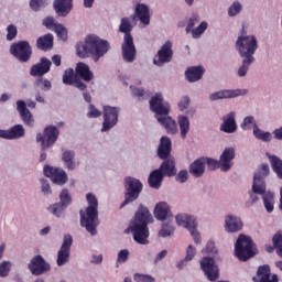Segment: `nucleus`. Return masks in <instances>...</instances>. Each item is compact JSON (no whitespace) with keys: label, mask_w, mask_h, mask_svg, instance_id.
I'll use <instances>...</instances> for the list:
<instances>
[{"label":"nucleus","mask_w":282,"mask_h":282,"mask_svg":"<svg viewBox=\"0 0 282 282\" xmlns=\"http://www.w3.org/2000/svg\"><path fill=\"white\" fill-rule=\"evenodd\" d=\"M111 50V45L107 40H102L96 34L87 35L84 41L76 44V54L79 58H91L94 63H98Z\"/></svg>","instance_id":"obj_1"},{"label":"nucleus","mask_w":282,"mask_h":282,"mask_svg":"<svg viewBox=\"0 0 282 282\" xmlns=\"http://www.w3.org/2000/svg\"><path fill=\"white\" fill-rule=\"evenodd\" d=\"M149 224H153V216L149 212V208L140 206L126 232H131L134 241L140 243V246H148L150 235Z\"/></svg>","instance_id":"obj_2"},{"label":"nucleus","mask_w":282,"mask_h":282,"mask_svg":"<svg viewBox=\"0 0 282 282\" xmlns=\"http://www.w3.org/2000/svg\"><path fill=\"white\" fill-rule=\"evenodd\" d=\"M88 207L79 212L80 215V226L91 235L96 237L98 235V198L93 193L86 195Z\"/></svg>","instance_id":"obj_3"},{"label":"nucleus","mask_w":282,"mask_h":282,"mask_svg":"<svg viewBox=\"0 0 282 282\" xmlns=\"http://www.w3.org/2000/svg\"><path fill=\"white\" fill-rule=\"evenodd\" d=\"M172 142L169 137H162L158 148V156L165 160L158 169L164 177H173L175 175V159L171 155Z\"/></svg>","instance_id":"obj_4"},{"label":"nucleus","mask_w":282,"mask_h":282,"mask_svg":"<svg viewBox=\"0 0 282 282\" xmlns=\"http://www.w3.org/2000/svg\"><path fill=\"white\" fill-rule=\"evenodd\" d=\"M235 47L240 58L254 61V54L259 50V41L254 35H240L236 40Z\"/></svg>","instance_id":"obj_5"},{"label":"nucleus","mask_w":282,"mask_h":282,"mask_svg":"<svg viewBox=\"0 0 282 282\" xmlns=\"http://www.w3.org/2000/svg\"><path fill=\"white\" fill-rule=\"evenodd\" d=\"M257 254V247L252 242V238L240 235L235 243V256L239 261H248Z\"/></svg>","instance_id":"obj_6"},{"label":"nucleus","mask_w":282,"mask_h":282,"mask_svg":"<svg viewBox=\"0 0 282 282\" xmlns=\"http://www.w3.org/2000/svg\"><path fill=\"white\" fill-rule=\"evenodd\" d=\"M124 200L121 203L120 208L126 207L127 204H132V202H135V199L140 197V193H142L144 185H142L141 180L133 176H127L124 178Z\"/></svg>","instance_id":"obj_7"},{"label":"nucleus","mask_w":282,"mask_h":282,"mask_svg":"<svg viewBox=\"0 0 282 282\" xmlns=\"http://www.w3.org/2000/svg\"><path fill=\"white\" fill-rule=\"evenodd\" d=\"M61 131L55 126H48L44 129V133L36 134V142L41 143V150L47 151V149L54 147L56 144V140H58V135Z\"/></svg>","instance_id":"obj_8"},{"label":"nucleus","mask_w":282,"mask_h":282,"mask_svg":"<svg viewBox=\"0 0 282 282\" xmlns=\"http://www.w3.org/2000/svg\"><path fill=\"white\" fill-rule=\"evenodd\" d=\"M74 243V238L72 235L67 234L63 238V242L57 250L56 254V265L57 268H63L69 263L72 257V246Z\"/></svg>","instance_id":"obj_9"},{"label":"nucleus","mask_w":282,"mask_h":282,"mask_svg":"<svg viewBox=\"0 0 282 282\" xmlns=\"http://www.w3.org/2000/svg\"><path fill=\"white\" fill-rule=\"evenodd\" d=\"M10 54L20 63H28L32 58V46L28 41H19L10 45Z\"/></svg>","instance_id":"obj_10"},{"label":"nucleus","mask_w":282,"mask_h":282,"mask_svg":"<svg viewBox=\"0 0 282 282\" xmlns=\"http://www.w3.org/2000/svg\"><path fill=\"white\" fill-rule=\"evenodd\" d=\"M150 109L158 116H169L171 113V105L169 101L164 100V95L162 93L154 94L150 99Z\"/></svg>","instance_id":"obj_11"},{"label":"nucleus","mask_w":282,"mask_h":282,"mask_svg":"<svg viewBox=\"0 0 282 282\" xmlns=\"http://www.w3.org/2000/svg\"><path fill=\"white\" fill-rule=\"evenodd\" d=\"M118 118H120V107L104 106L101 132L106 133L107 131H111V129L118 124Z\"/></svg>","instance_id":"obj_12"},{"label":"nucleus","mask_w":282,"mask_h":282,"mask_svg":"<svg viewBox=\"0 0 282 282\" xmlns=\"http://www.w3.org/2000/svg\"><path fill=\"white\" fill-rule=\"evenodd\" d=\"M241 96H248V89L236 88V89H220L209 94V102H217V100H230L232 98H239Z\"/></svg>","instance_id":"obj_13"},{"label":"nucleus","mask_w":282,"mask_h":282,"mask_svg":"<svg viewBox=\"0 0 282 282\" xmlns=\"http://www.w3.org/2000/svg\"><path fill=\"white\" fill-rule=\"evenodd\" d=\"M94 1L84 0V8H94ZM53 6L59 17H67L74 8V0H54Z\"/></svg>","instance_id":"obj_14"},{"label":"nucleus","mask_w":282,"mask_h":282,"mask_svg":"<svg viewBox=\"0 0 282 282\" xmlns=\"http://www.w3.org/2000/svg\"><path fill=\"white\" fill-rule=\"evenodd\" d=\"M44 175L45 177H48L53 182V184H56L57 186H64V184H67V172H65L61 167L45 165Z\"/></svg>","instance_id":"obj_15"},{"label":"nucleus","mask_w":282,"mask_h":282,"mask_svg":"<svg viewBox=\"0 0 282 282\" xmlns=\"http://www.w3.org/2000/svg\"><path fill=\"white\" fill-rule=\"evenodd\" d=\"M28 268L34 276H41V274H45V272H50V270H52V265L45 261L43 256L33 257L29 262Z\"/></svg>","instance_id":"obj_16"},{"label":"nucleus","mask_w":282,"mask_h":282,"mask_svg":"<svg viewBox=\"0 0 282 282\" xmlns=\"http://www.w3.org/2000/svg\"><path fill=\"white\" fill-rule=\"evenodd\" d=\"M200 270H203L208 281L215 282L219 279V267L215 264V260L210 257H204L200 260Z\"/></svg>","instance_id":"obj_17"},{"label":"nucleus","mask_w":282,"mask_h":282,"mask_svg":"<svg viewBox=\"0 0 282 282\" xmlns=\"http://www.w3.org/2000/svg\"><path fill=\"white\" fill-rule=\"evenodd\" d=\"M121 54L124 63H133L138 51L135 50V44L133 43L132 35L123 36V43L121 44Z\"/></svg>","instance_id":"obj_18"},{"label":"nucleus","mask_w":282,"mask_h":282,"mask_svg":"<svg viewBox=\"0 0 282 282\" xmlns=\"http://www.w3.org/2000/svg\"><path fill=\"white\" fill-rule=\"evenodd\" d=\"M134 20H139L143 28L151 25V7L147 3L137 2L134 4Z\"/></svg>","instance_id":"obj_19"},{"label":"nucleus","mask_w":282,"mask_h":282,"mask_svg":"<svg viewBox=\"0 0 282 282\" xmlns=\"http://www.w3.org/2000/svg\"><path fill=\"white\" fill-rule=\"evenodd\" d=\"M224 230L227 235H235L243 230V221L241 217L232 214H228L224 219Z\"/></svg>","instance_id":"obj_20"},{"label":"nucleus","mask_w":282,"mask_h":282,"mask_svg":"<svg viewBox=\"0 0 282 282\" xmlns=\"http://www.w3.org/2000/svg\"><path fill=\"white\" fill-rule=\"evenodd\" d=\"M173 58V42L166 41L161 50L158 51V55L154 57L153 63L158 67H162L164 63H171Z\"/></svg>","instance_id":"obj_21"},{"label":"nucleus","mask_w":282,"mask_h":282,"mask_svg":"<svg viewBox=\"0 0 282 282\" xmlns=\"http://www.w3.org/2000/svg\"><path fill=\"white\" fill-rule=\"evenodd\" d=\"M253 282H279V275L272 274L270 265L264 264L258 268L257 274L252 278Z\"/></svg>","instance_id":"obj_22"},{"label":"nucleus","mask_w":282,"mask_h":282,"mask_svg":"<svg viewBox=\"0 0 282 282\" xmlns=\"http://www.w3.org/2000/svg\"><path fill=\"white\" fill-rule=\"evenodd\" d=\"M236 150L232 147L226 148L220 158H219V166L220 170L226 173L232 169V160H235Z\"/></svg>","instance_id":"obj_23"},{"label":"nucleus","mask_w":282,"mask_h":282,"mask_svg":"<svg viewBox=\"0 0 282 282\" xmlns=\"http://www.w3.org/2000/svg\"><path fill=\"white\" fill-rule=\"evenodd\" d=\"M156 120L170 135H177L180 132V129L177 128V121H175V119H173L171 116L161 115L158 116Z\"/></svg>","instance_id":"obj_24"},{"label":"nucleus","mask_w":282,"mask_h":282,"mask_svg":"<svg viewBox=\"0 0 282 282\" xmlns=\"http://www.w3.org/2000/svg\"><path fill=\"white\" fill-rule=\"evenodd\" d=\"M237 112L230 111L223 117V123L220 124V131L223 133H236L237 132Z\"/></svg>","instance_id":"obj_25"},{"label":"nucleus","mask_w":282,"mask_h":282,"mask_svg":"<svg viewBox=\"0 0 282 282\" xmlns=\"http://www.w3.org/2000/svg\"><path fill=\"white\" fill-rule=\"evenodd\" d=\"M154 217L158 221H166L171 219V206L166 202H160L154 206Z\"/></svg>","instance_id":"obj_26"},{"label":"nucleus","mask_w":282,"mask_h":282,"mask_svg":"<svg viewBox=\"0 0 282 282\" xmlns=\"http://www.w3.org/2000/svg\"><path fill=\"white\" fill-rule=\"evenodd\" d=\"M52 67V61H50L46 57H42L40 59V63L34 64L31 67L30 74L31 76H45L50 72V68Z\"/></svg>","instance_id":"obj_27"},{"label":"nucleus","mask_w":282,"mask_h":282,"mask_svg":"<svg viewBox=\"0 0 282 282\" xmlns=\"http://www.w3.org/2000/svg\"><path fill=\"white\" fill-rule=\"evenodd\" d=\"M17 109L23 122H25L28 127H34V116H32V112L28 109V105L24 100L17 101Z\"/></svg>","instance_id":"obj_28"},{"label":"nucleus","mask_w":282,"mask_h":282,"mask_svg":"<svg viewBox=\"0 0 282 282\" xmlns=\"http://www.w3.org/2000/svg\"><path fill=\"white\" fill-rule=\"evenodd\" d=\"M175 221L177 226L181 228H186V230H191L192 228H197V219L195 216L188 214H178L175 216Z\"/></svg>","instance_id":"obj_29"},{"label":"nucleus","mask_w":282,"mask_h":282,"mask_svg":"<svg viewBox=\"0 0 282 282\" xmlns=\"http://www.w3.org/2000/svg\"><path fill=\"white\" fill-rule=\"evenodd\" d=\"M133 28H135V15L121 18L119 24V32L124 34L123 36H131Z\"/></svg>","instance_id":"obj_30"},{"label":"nucleus","mask_w":282,"mask_h":282,"mask_svg":"<svg viewBox=\"0 0 282 282\" xmlns=\"http://www.w3.org/2000/svg\"><path fill=\"white\" fill-rule=\"evenodd\" d=\"M204 72L206 70L202 66H191L185 72V78L188 83H197L204 77Z\"/></svg>","instance_id":"obj_31"},{"label":"nucleus","mask_w":282,"mask_h":282,"mask_svg":"<svg viewBox=\"0 0 282 282\" xmlns=\"http://www.w3.org/2000/svg\"><path fill=\"white\" fill-rule=\"evenodd\" d=\"M189 173L193 177H202L206 173V160L204 158L196 159L189 165Z\"/></svg>","instance_id":"obj_32"},{"label":"nucleus","mask_w":282,"mask_h":282,"mask_svg":"<svg viewBox=\"0 0 282 282\" xmlns=\"http://www.w3.org/2000/svg\"><path fill=\"white\" fill-rule=\"evenodd\" d=\"M177 124L182 140H186L188 133H191V119L186 115H180L177 117Z\"/></svg>","instance_id":"obj_33"},{"label":"nucleus","mask_w":282,"mask_h":282,"mask_svg":"<svg viewBox=\"0 0 282 282\" xmlns=\"http://www.w3.org/2000/svg\"><path fill=\"white\" fill-rule=\"evenodd\" d=\"M162 182H164V174L159 169L153 170L148 178L150 188L159 191V188L162 186Z\"/></svg>","instance_id":"obj_34"},{"label":"nucleus","mask_w":282,"mask_h":282,"mask_svg":"<svg viewBox=\"0 0 282 282\" xmlns=\"http://www.w3.org/2000/svg\"><path fill=\"white\" fill-rule=\"evenodd\" d=\"M76 74L83 78L85 83H90V80H94V72L89 69V65L83 62L76 65Z\"/></svg>","instance_id":"obj_35"},{"label":"nucleus","mask_w":282,"mask_h":282,"mask_svg":"<svg viewBox=\"0 0 282 282\" xmlns=\"http://www.w3.org/2000/svg\"><path fill=\"white\" fill-rule=\"evenodd\" d=\"M76 152L74 150H63L62 152V162L68 171H74L76 169Z\"/></svg>","instance_id":"obj_36"},{"label":"nucleus","mask_w":282,"mask_h":282,"mask_svg":"<svg viewBox=\"0 0 282 282\" xmlns=\"http://www.w3.org/2000/svg\"><path fill=\"white\" fill-rule=\"evenodd\" d=\"M53 45H54V35L52 34H46L44 36H41L36 41L37 50H43L44 52H47V50H52Z\"/></svg>","instance_id":"obj_37"},{"label":"nucleus","mask_w":282,"mask_h":282,"mask_svg":"<svg viewBox=\"0 0 282 282\" xmlns=\"http://www.w3.org/2000/svg\"><path fill=\"white\" fill-rule=\"evenodd\" d=\"M173 235H175V227L173 226L171 219L163 220L161 230L159 231V237L166 239V237H173Z\"/></svg>","instance_id":"obj_38"},{"label":"nucleus","mask_w":282,"mask_h":282,"mask_svg":"<svg viewBox=\"0 0 282 282\" xmlns=\"http://www.w3.org/2000/svg\"><path fill=\"white\" fill-rule=\"evenodd\" d=\"M252 135L256 140H259L260 142H272V134L269 131H264L259 126H254V129L252 130Z\"/></svg>","instance_id":"obj_39"},{"label":"nucleus","mask_w":282,"mask_h":282,"mask_svg":"<svg viewBox=\"0 0 282 282\" xmlns=\"http://www.w3.org/2000/svg\"><path fill=\"white\" fill-rule=\"evenodd\" d=\"M7 133L8 140H20V138L25 135V128H23L21 124H15L7 130Z\"/></svg>","instance_id":"obj_40"},{"label":"nucleus","mask_w":282,"mask_h":282,"mask_svg":"<svg viewBox=\"0 0 282 282\" xmlns=\"http://www.w3.org/2000/svg\"><path fill=\"white\" fill-rule=\"evenodd\" d=\"M268 159L273 170V173H275L279 180H282V160L279 159L276 155L270 154H268Z\"/></svg>","instance_id":"obj_41"},{"label":"nucleus","mask_w":282,"mask_h":282,"mask_svg":"<svg viewBox=\"0 0 282 282\" xmlns=\"http://www.w3.org/2000/svg\"><path fill=\"white\" fill-rule=\"evenodd\" d=\"M261 197L267 213H274V194L267 192L262 194Z\"/></svg>","instance_id":"obj_42"},{"label":"nucleus","mask_w":282,"mask_h":282,"mask_svg":"<svg viewBox=\"0 0 282 282\" xmlns=\"http://www.w3.org/2000/svg\"><path fill=\"white\" fill-rule=\"evenodd\" d=\"M48 213L53 215L54 217H57V219H61L65 217V210H67V207L61 205L59 203L52 204L47 207Z\"/></svg>","instance_id":"obj_43"},{"label":"nucleus","mask_w":282,"mask_h":282,"mask_svg":"<svg viewBox=\"0 0 282 282\" xmlns=\"http://www.w3.org/2000/svg\"><path fill=\"white\" fill-rule=\"evenodd\" d=\"M251 191H253V193H257L258 195H264L265 193H268L265 181L253 177Z\"/></svg>","instance_id":"obj_44"},{"label":"nucleus","mask_w":282,"mask_h":282,"mask_svg":"<svg viewBox=\"0 0 282 282\" xmlns=\"http://www.w3.org/2000/svg\"><path fill=\"white\" fill-rule=\"evenodd\" d=\"M206 30H208V22L203 21L199 23V25L192 29V31H189V34H192V39L198 40L202 39V35L204 34V32H206Z\"/></svg>","instance_id":"obj_45"},{"label":"nucleus","mask_w":282,"mask_h":282,"mask_svg":"<svg viewBox=\"0 0 282 282\" xmlns=\"http://www.w3.org/2000/svg\"><path fill=\"white\" fill-rule=\"evenodd\" d=\"M59 202L57 204L63 205L66 208H69L72 204V194L69 193V189L63 188L58 194Z\"/></svg>","instance_id":"obj_46"},{"label":"nucleus","mask_w":282,"mask_h":282,"mask_svg":"<svg viewBox=\"0 0 282 282\" xmlns=\"http://www.w3.org/2000/svg\"><path fill=\"white\" fill-rule=\"evenodd\" d=\"M51 3V0H30V8L33 12H41V10H45Z\"/></svg>","instance_id":"obj_47"},{"label":"nucleus","mask_w":282,"mask_h":282,"mask_svg":"<svg viewBox=\"0 0 282 282\" xmlns=\"http://www.w3.org/2000/svg\"><path fill=\"white\" fill-rule=\"evenodd\" d=\"M252 63H254V59L242 58V63L238 68L237 76L239 78H246V76H248V70L250 69V65H252Z\"/></svg>","instance_id":"obj_48"},{"label":"nucleus","mask_w":282,"mask_h":282,"mask_svg":"<svg viewBox=\"0 0 282 282\" xmlns=\"http://www.w3.org/2000/svg\"><path fill=\"white\" fill-rule=\"evenodd\" d=\"M268 175H270V165L263 163L256 171L253 178L265 181V177H268Z\"/></svg>","instance_id":"obj_49"},{"label":"nucleus","mask_w":282,"mask_h":282,"mask_svg":"<svg viewBox=\"0 0 282 282\" xmlns=\"http://www.w3.org/2000/svg\"><path fill=\"white\" fill-rule=\"evenodd\" d=\"M254 126H258L254 117L247 116L243 118L242 122L240 123V129H242V131H250L251 127L254 130Z\"/></svg>","instance_id":"obj_50"},{"label":"nucleus","mask_w":282,"mask_h":282,"mask_svg":"<svg viewBox=\"0 0 282 282\" xmlns=\"http://www.w3.org/2000/svg\"><path fill=\"white\" fill-rule=\"evenodd\" d=\"M40 191L44 197H50V195H52V185H50V181L40 178Z\"/></svg>","instance_id":"obj_51"},{"label":"nucleus","mask_w":282,"mask_h":282,"mask_svg":"<svg viewBox=\"0 0 282 282\" xmlns=\"http://www.w3.org/2000/svg\"><path fill=\"white\" fill-rule=\"evenodd\" d=\"M199 23V15L197 13H193L188 20L185 28L186 34H191V31L195 29V25Z\"/></svg>","instance_id":"obj_52"},{"label":"nucleus","mask_w":282,"mask_h":282,"mask_svg":"<svg viewBox=\"0 0 282 282\" xmlns=\"http://www.w3.org/2000/svg\"><path fill=\"white\" fill-rule=\"evenodd\" d=\"M76 79V75L74 74V69L68 68L65 70L63 75V83L64 85H74Z\"/></svg>","instance_id":"obj_53"},{"label":"nucleus","mask_w":282,"mask_h":282,"mask_svg":"<svg viewBox=\"0 0 282 282\" xmlns=\"http://www.w3.org/2000/svg\"><path fill=\"white\" fill-rule=\"evenodd\" d=\"M7 35L6 39L7 41H14V39H17L18 34H19V29L17 28V25L14 24H9L7 25Z\"/></svg>","instance_id":"obj_54"},{"label":"nucleus","mask_w":282,"mask_h":282,"mask_svg":"<svg viewBox=\"0 0 282 282\" xmlns=\"http://www.w3.org/2000/svg\"><path fill=\"white\" fill-rule=\"evenodd\" d=\"M35 87H37L42 91H50V89H52V82L45 78H39L37 80H35Z\"/></svg>","instance_id":"obj_55"},{"label":"nucleus","mask_w":282,"mask_h":282,"mask_svg":"<svg viewBox=\"0 0 282 282\" xmlns=\"http://www.w3.org/2000/svg\"><path fill=\"white\" fill-rule=\"evenodd\" d=\"M243 10V6L240 4L239 1H235L229 8H228V17H237Z\"/></svg>","instance_id":"obj_56"},{"label":"nucleus","mask_w":282,"mask_h":282,"mask_svg":"<svg viewBox=\"0 0 282 282\" xmlns=\"http://www.w3.org/2000/svg\"><path fill=\"white\" fill-rule=\"evenodd\" d=\"M10 270H12V262L11 261H3L0 263V276L6 279L8 274H10Z\"/></svg>","instance_id":"obj_57"},{"label":"nucleus","mask_w":282,"mask_h":282,"mask_svg":"<svg viewBox=\"0 0 282 282\" xmlns=\"http://www.w3.org/2000/svg\"><path fill=\"white\" fill-rule=\"evenodd\" d=\"M203 254H217V247L215 241L208 240L206 246L202 249Z\"/></svg>","instance_id":"obj_58"},{"label":"nucleus","mask_w":282,"mask_h":282,"mask_svg":"<svg viewBox=\"0 0 282 282\" xmlns=\"http://www.w3.org/2000/svg\"><path fill=\"white\" fill-rule=\"evenodd\" d=\"M177 107L181 111H186L191 107V97L187 95L181 97V99L177 102Z\"/></svg>","instance_id":"obj_59"},{"label":"nucleus","mask_w":282,"mask_h":282,"mask_svg":"<svg viewBox=\"0 0 282 282\" xmlns=\"http://www.w3.org/2000/svg\"><path fill=\"white\" fill-rule=\"evenodd\" d=\"M53 32L57 34L59 41H67V29L63 24L55 26Z\"/></svg>","instance_id":"obj_60"},{"label":"nucleus","mask_w":282,"mask_h":282,"mask_svg":"<svg viewBox=\"0 0 282 282\" xmlns=\"http://www.w3.org/2000/svg\"><path fill=\"white\" fill-rule=\"evenodd\" d=\"M188 232L191 234V237L193 238V241L196 246H200L202 243V234L199 230H197V227H192L188 229Z\"/></svg>","instance_id":"obj_61"},{"label":"nucleus","mask_w":282,"mask_h":282,"mask_svg":"<svg viewBox=\"0 0 282 282\" xmlns=\"http://www.w3.org/2000/svg\"><path fill=\"white\" fill-rule=\"evenodd\" d=\"M133 279L135 282H155V278L150 274L135 273Z\"/></svg>","instance_id":"obj_62"},{"label":"nucleus","mask_w":282,"mask_h":282,"mask_svg":"<svg viewBox=\"0 0 282 282\" xmlns=\"http://www.w3.org/2000/svg\"><path fill=\"white\" fill-rule=\"evenodd\" d=\"M128 260H129V250L127 249L120 250L117 256V268L119 263H127Z\"/></svg>","instance_id":"obj_63"},{"label":"nucleus","mask_w":282,"mask_h":282,"mask_svg":"<svg viewBox=\"0 0 282 282\" xmlns=\"http://www.w3.org/2000/svg\"><path fill=\"white\" fill-rule=\"evenodd\" d=\"M273 248L281 250L282 248V231H278L272 238Z\"/></svg>","instance_id":"obj_64"}]
</instances>
